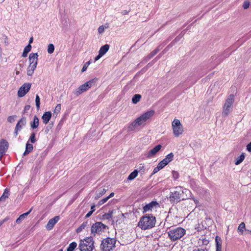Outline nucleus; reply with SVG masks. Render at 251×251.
Instances as JSON below:
<instances>
[{
    "mask_svg": "<svg viewBox=\"0 0 251 251\" xmlns=\"http://www.w3.org/2000/svg\"><path fill=\"white\" fill-rule=\"evenodd\" d=\"M107 226L101 222H96L91 226V234L95 236L96 234H101L106 229Z\"/></svg>",
    "mask_w": 251,
    "mask_h": 251,
    "instance_id": "9d476101",
    "label": "nucleus"
},
{
    "mask_svg": "<svg viewBox=\"0 0 251 251\" xmlns=\"http://www.w3.org/2000/svg\"><path fill=\"white\" fill-rule=\"evenodd\" d=\"M29 141H30L32 143H34L36 141L35 133L33 132L31 134Z\"/></svg>",
    "mask_w": 251,
    "mask_h": 251,
    "instance_id": "ea45409f",
    "label": "nucleus"
},
{
    "mask_svg": "<svg viewBox=\"0 0 251 251\" xmlns=\"http://www.w3.org/2000/svg\"><path fill=\"white\" fill-rule=\"evenodd\" d=\"M246 231H247L249 233H250L251 234V230L247 229Z\"/></svg>",
    "mask_w": 251,
    "mask_h": 251,
    "instance_id": "e2e57ef3",
    "label": "nucleus"
},
{
    "mask_svg": "<svg viewBox=\"0 0 251 251\" xmlns=\"http://www.w3.org/2000/svg\"><path fill=\"white\" fill-rule=\"evenodd\" d=\"M108 200H109V198H107V197L101 199V200H100L98 202V204L99 205H101L103 204H104L105 202H106Z\"/></svg>",
    "mask_w": 251,
    "mask_h": 251,
    "instance_id": "79ce46f5",
    "label": "nucleus"
},
{
    "mask_svg": "<svg viewBox=\"0 0 251 251\" xmlns=\"http://www.w3.org/2000/svg\"><path fill=\"white\" fill-rule=\"evenodd\" d=\"M160 47H158L157 49L153 50L149 55V58L150 59L152 58L154 55H155L160 50Z\"/></svg>",
    "mask_w": 251,
    "mask_h": 251,
    "instance_id": "c9c22d12",
    "label": "nucleus"
},
{
    "mask_svg": "<svg viewBox=\"0 0 251 251\" xmlns=\"http://www.w3.org/2000/svg\"><path fill=\"white\" fill-rule=\"evenodd\" d=\"M166 164L164 163V162L162 160L161 161H160L158 164V166L161 169H162V168H163L165 166H166Z\"/></svg>",
    "mask_w": 251,
    "mask_h": 251,
    "instance_id": "49530a36",
    "label": "nucleus"
},
{
    "mask_svg": "<svg viewBox=\"0 0 251 251\" xmlns=\"http://www.w3.org/2000/svg\"><path fill=\"white\" fill-rule=\"evenodd\" d=\"M162 146L161 145L156 146L146 153V156L147 158H151L153 157L160 150Z\"/></svg>",
    "mask_w": 251,
    "mask_h": 251,
    "instance_id": "ddd939ff",
    "label": "nucleus"
},
{
    "mask_svg": "<svg viewBox=\"0 0 251 251\" xmlns=\"http://www.w3.org/2000/svg\"><path fill=\"white\" fill-rule=\"evenodd\" d=\"M95 205L93 204L91 207V211H92L93 212H94L95 211Z\"/></svg>",
    "mask_w": 251,
    "mask_h": 251,
    "instance_id": "5fc2aeb1",
    "label": "nucleus"
},
{
    "mask_svg": "<svg viewBox=\"0 0 251 251\" xmlns=\"http://www.w3.org/2000/svg\"><path fill=\"white\" fill-rule=\"evenodd\" d=\"M90 63H91L90 61H89L87 62H86V63L83 65V67H82V70H81V72H85V71L87 70V69L88 67V66H89V65L90 64Z\"/></svg>",
    "mask_w": 251,
    "mask_h": 251,
    "instance_id": "37998d69",
    "label": "nucleus"
},
{
    "mask_svg": "<svg viewBox=\"0 0 251 251\" xmlns=\"http://www.w3.org/2000/svg\"><path fill=\"white\" fill-rule=\"evenodd\" d=\"M114 196V193L113 192H112L110 193V194L107 197V198H109V199L112 197H113Z\"/></svg>",
    "mask_w": 251,
    "mask_h": 251,
    "instance_id": "4d7b16f0",
    "label": "nucleus"
},
{
    "mask_svg": "<svg viewBox=\"0 0 251 251\" xmlns=\"http://www.w3.org/2000/svg\"><path fill=\"white\" fill-rule=\"evenodd\" d=\"M51 117V113L50 111L46 112L44 113L42 117L43 123L45 124H47L50 121Z\"/></svg>",
    "mask_w": 251,
    "mask_h": 251,
    "instance_id": "a211bd4d",
    "label": "nucleus"
},
{
    "mask_svg": "<svg viewBox=\"0 0 251 251\" xmlns=\"http://www.w3.org/2000/svg\"><path fill=\"white\" fill-rule=\"evenodd\" d=\"M39 125V119L36 115L33 117V120L30 123V127L32 129L37 128Z\"/></svg>",
    "mask_w": 251,
    "mask_h": 251,
    "instance_id": "6ab92c4d",
    "label": "nucleus"
},
{
    "mask_svg": "<svg viewBox=\"0 0 251 251\" xmlns=\"http://www.w3.org/2000/svg\"><path fill=\"white\" fill-rule=\"evenodd\" d=\"M97 80V78H94L84 83L76 89V90L74 92V94L78 96L84 92L86 91L93 85L95 84Z\"/></svg>",
    "mask_w": 251,
    "mask_h": 251,
    "instance_id": "6e6552de",
    "label": "nucleus"
},
{
    "mask_svg": "<svg viewBox=\"0 0 251 251\" xmlns=\"http://www.w3.org/2000/svg\"><path fill=\"white\" fill-rule=\"evenodd\" d=\"M10 196V190L8 188H6L2 195L0 197V203L4 204L6 201L8 199Z\"/></svg>",
    "mask_w": 251,
    "mask_h": 251,
    "instance_id": "f3484780",
    "label": "nucleus"
},
{
    "mask_svg": "<svg viewBox=\"0 0 251 251\" xmlns=\"http://www.w3.org/2000/svg\"><path fill=\"white\" fill-rule=\"evenodd\" d=\"M234 101V95H230L227 98V99L226 100V102L223 106L222 112V115L223 117H226L228 115L232 108Z\"/></svg>",
    "mask_w": 251,
    "mask_h": 251,
    "instance_id": "0eeeda50",
    "label": "nucleus"
},
{
    "mask_svg": "<svg viewBox=\"0 0 251 251\" xmlns=\"http://www.w3.org/2000/svg\"><path fill=\"white\" fill-rule=\"evenodd\" d=\"M114 210L109 211L108 213H105L103 215V217L106 219H109L112 218V214Z\"/></svg>",
    "mask_w": 251,
    "mask_h": 251,
    "instance_id": "e433bc0d",
    "label": "nucleus"
},
{
    "mask_svg": "<svg viewBox=\"0 0 251 251\" xmlns=\"http://www.w3.org/2000/svg\"><path fill=\"white\" fill-rule=\"evenodd\" d=\"M88 222H83L76 229V232L77 233H80L83 229H84L87 226Z\"/></svg>",
    "mask_w": 251,
    "mask_h": 251,
    "instance_id": "7c9ffc66",
    "label": "nucleus"
},
{
    "mask_svg": "<svg viewBox=\"0 0 251 251\" xmlns=\"http://www.w3.org/2000/svg\"><path fill=\"white\" fill-rule=\"evenodd\" d=\"M244 230H246L245 228V224L244 222H242L238 226L237 230L238 232H240L241 234H243Z\"/></svg>",
    "mask_w": 251,
    "mask_h": 251,
    "instance_id": "473e14b6",
    "label": "nucleus"
},
{
    "mask_svg": "<svg viewBox=\"0 0 251 251\" xmlns=\"http://www.w3.org/2000/svg\"><path fill=\"white\" fill-rule=\"evenodd\" d=\"M19 74V72L17 71L16 74L18 75Z\"/></svg>",
    "mask_w": 251,
    "mask_h": 251,
    "instance_id": "69168bd1",
    "label": "nucleus"
},
{
    "mask_svg": "<svg viewBox=\"0 0 251 251\" xmlns=\"http://www.w3.org/2000/svg\"><path fill=\"white\" fill-rule=\"evenodd\" d=\"M250 4V3L249 1H245L243 3V7H244V9H246L248 8H249Z\"/></svg>",
    "mask_w": 251,
    "mask_h": 251,
    "instance_id": "a18cd8bd",
    "label": "nucleus"
},
{
    "mask_svg": "<svg viewBox=\"0 0 251 251\" xmlns=\"http://www.w3.org/2000/svg\"><path fill=\"white\" fill-rule=\"evenodd\" d=\"M8 147V144L5 140L2 139L0 141V159L5 154Z\"/></svg>",
    "mask_w": 251,
    "mask_h": 251,
    "instance_id": "f8f14e48",
    "label": "nucleus"
},
{
    "mask_svg": "<svg viewBox=\"0 0 251 251\" xmlns=\"http://www.w3.org/2000/svg\"><path fill=\"white\" fill-rule=\"evenodd\" d=\"M93 212L92 211H90L86 215H85V218H87L88 217H89L93 213Z\"/></svg>",
    "mask_w": 251,
    "mask_h": 251,
    "instance_id": "603ef678",
    "label": "nucleus"
},
{
    "mask_svg": "<svg viewBox=\"0 0 251 251\" xmlns=\"http://www.w3.org/2000/svg\"><path fill=\"white\" fill-rule=\"evenodd\" d=\"M160 170H161V169L157 166L156 167H155L153 171V173H152V174H154L156 173H157Z\"/></svg>",
    "mask_w": 251,
    "mask_h": 251,
    "instance_id": "09e8293b",
    "label": "nucleus"
},
{
    "mask_svg": "<svg viewBox=\"0 0 251 251\" xmlns=\"http://www.w3.org/2000/svg\"><path fill=\"white\" fill-rule=\"evenodd\" d=\"M138 171L137 170H135L133 172H132L128 176L127 179L129 180H132L134 179L138 175Z\"/></svg>",
    "mask_w": 251,
    "mask_h": 251,
    "instance_id": "c85d7f7f",
    "label": "nucleus"
},
{
    "mask_svg": "<svg viewBox=\"0 0 251 251\" xmlns=\"http://www.w3.org/2000/svg\"><path fill=\"white\" fill-rule=\"evenodd\" d=\"M110 46L108 44H105L104 46L101 47L100 48L99 53L103 56L109 49Z\"/></svg>",
    "mask_w": 251,
    "mask_h": 251,
    "instance_id": "5701e85b",
    "label": "nucleus"
},
{
    "mask_svg": "<svg viewBox=\"0 0 251 251\" xmlns=\"http://www.w3.org/2000/svg\"><path fill=\"white\" fill-rule=\"evenodd\" d=\"M156 224V218L152 214H147L142 216L138 224V226L142 230L149 229L154 227Z\"/></svg>",
    "mask_w": 251,
    "mask_h": 251,
    "instance_id": "f257e3e1",
    "label": "nucleus"
},
{
    "mask_svg": "<svg viewBox=\"0 0 251 251\" xmlns=\"http://www.w3.org/2000/svg\"><path fill=\"white\" fill-rule=\"evenodd\" d=\"M116 240L114 238L107 237L101 241L100 248L101 251H112L115 247Z\"/></svg>",
    "mask_w": 251,
    "mask_h": 251,
    "instance_id": "39448f33",
    "label": "nucleus"
},
{
    "mask_svg": "<svg viewBox=\"0 0 251 251\" xmlns=\"http://www.w3.org/2000/svg\"><path fill=\"white\" fill-rule=\"evenodd\" d=\"M102 56V55H101L100 53H99L98 55H97V56L95 58V61L98 60H99V59H100Z\"/></svg>",
    "mask_w": 251,
    "mask_h": 251,
    "instance_id": "3c124183",
    "label": "nucleus"
},
{
    "mask_svg": "<svg viewBox=\"0 0 251 251\" xmlns=\"http://www.w3.org/2000/svg\"><path fill=\"white\" fill-rule=\"evenodd\" d=\"M35 103H36V106L37 109H39L40 102V98L38 95H37L36 96Z\"/></svg>",
    "mask_w": 251,
    "mask_h": 251,
    "instance_id": "4c0bfd02",
    "label": "nucleus"
},
{
    "mask_svg": "<svg viewBox=\"0 0 251 251\" xmlns=\"http://www.w3.org/2000/svg\"><path fill=\"white\" fill-rule=\"evenodd\" d=\"M61 104H57L56 106V107H55V109L54 110V113H55L56 114H58L60 112V111L61 110Z\"/></svg>",
    "mask_w": 251,
    "mask_h": 251,
    "instance_id": "58836bf2",
    "label": "nucleus"
},
{
    "mask_svg": "<svg viewBox=\"0 0 251 251\" xmlns=\"http://www.w3.org/2000/svg\"><path fill=\"white\" fill-rule=\"evenodd\" d=\"M106 192V190L105 188H100L98 189L96 192L95 199L96 200L98 199L104 195Z\"/></svg>",
    "mask_w": 251,
    "mask_h": 251,
    "instance_id": "aec40b11",
    "label": "nucleus"
},
{
    "mask_svg": "<svg viewBox=\"0 0 251 251\" xmlns=\"http://www.w3.org/2000/svg\"><path fill=\"white\" fill-rule=\"evenodd\" d=\"M138 172H140L141 173H143L145 171V167L143 164H140L139 167L138 168Z\"/></svg>",
    "mask_w": 251,
    "mask_h": 251,
    "instance_id": "c03bdc74",
    "label": "nucleus"
},
{
    "mask_svg": "<svg viewBox=\"0 0 251 251\" xmlns=\"http://www.w3.org/2000/svg\"><path fill=\"white\" fill-rule=\"evenodd\" d=\"M38 55L37 53H31L29 56V64L37 65Z\"/></svg>",
    "mask_w": 251,
    "mask_h": 251,
    "instance_id": "dca6fc26",
    "label": "nucleus"
},
{
    "mask_svg": "<svg viewBox=\"0 0 251 251\" xmlns=\"http://www.w3.org/2000/svg\"><path fill=\"white\" fill-rule=\"evenodd\" d=\"M26 123V118L24 117L21 118L17 123V131L21 129Z\"/></svg>",
    "mask_w": 251,
    "mask_h": 251,
    "instance_id": "412c9836",
    "label": "nucleus"
},
{
    "mask_svg": "<svg viewBox=\"0 0 251 251\" xmlns=\"http://www.w3.org/2000/svg\"><path fill=\"white\" fill-rule=\"evenodd\" d=\"M167 233L172 241H176L180 239L185 234L186 230L182 227H177L171 229Z\"/></svg>",
    "mask_w": 251,
    "mask_h": 251,
    "instance_id": "20e7f679",
    "label": "nucleus"
},
{
    "mask_svg": "<svg viewBox=\"0 0 251 251\" xmlns=\"http://www.w3.org/2000/svg\"><path fill=\"white\" fill-rule=\"evenodd\" d=\"M193 251H207L206 250H204L202 249H195Z\"/></svg>",
    "mask_w": 251,
    "mask_h": 251,
    "instance_id": "6e6d98bb",
    "label": "nucleus"
},
{
    "mask_svg": "<svg viewBox=\"0 0 251 251\" xmlns=\"http://www.w3.org/2000/svg\"><path fill=\"white\" fill-rule=\"evenodd\" d=\"M30 108V105H25L24 108V111H28L29 110Z\"/></svg>",
    "mask_w": 251,
    "mask_h": 251,
    "instance_id": "864d4df0",
    "label": "nucleus"
},
{
    "mask_svg": "<svg viewBox=\"0 0 251 251\" xmlns=\"http://www.w3.org/2000/svg\"><path fill=\"white\" fill-rule=\"evenodd\" d=\"M190 191L186 189H183L180 186L176 187L175 190L170 193V201L172 203H176L181 200L186 199V198L184 197V193Z\"/></svg>",
    "mask_w": 251,
    "mask_h": 251,
    "instance_id": "f03ea898",
    "label": "nucleus"
},
{
    "mask_svg": "<svg viewBox=\"0 0 251 251\" xmlns=\"http://www.w3.org/2000/svg\"><path fill=\"white\" fill-rule=\"evenodd\" d=\"M175 175H176V177H177L178 174L176 172H174V176H175Z\"/></svg>",
    "mask_w": 251,
    "mask_h": 251,
    "instance_id": "680f3d73",
    "label": "nucleus"
},
{
    "mask_svg": "<svg viewBox=\"0 0 251 251\" xmlns=\"http://www.w3.org/2000/svg\"><path fill=\"white\" fill-rule=\"evenodd\" d=\"M4 221H0V226L3 224Z\"/></svg>",
    "mask_w": 251,
    "mask_h": 251,
    "instance_id": "052dcab7",
    "label": "nucleus"
},
{
    "mask_svg": "<svg viewBox=\"0 0 251 251\" xmlns=\"http://www.w3.org/2000/svg\"><path fill=\"white\" fill-rule=\"evenodd\" d=\"M154 114L153 110H150L141 115L135 120L128 126V130H133L135 127L144 125L147 121Z\"/></svg>",
    "mask_w": 251,
    "mask_h": 251,
    "instance_id": "7ed1b4c3",
    "label": "nucleus"
},
{
    "mask_svg": "<svg viewBox=\"0 0 251 251\" xmlns=\"http://www.w3.org/2000/svg\"><path fill=\"white\" fill-rule=\"evenodd\" d=\"M31 49V45L28 44L27 46H26L24 49L22 56L24 57H26L27 55V53L30 51Z\"/></svg>",
    "mask_w": 251,
    "mask_h": 251,
    "instance_id": "bb28decb",
    "label": "nucleus"
},
{
    "mask_svg": "<svg viewBox=\"0 0 251 251\" xmlns=\"http://www.w3.org/2000/svg\"><path fill=\"white\" fill-rule=\"evenodd\" d=\"M174 155L173 153L171 152L167 156H166L165 158L163 159L162 160L164 162L166 165H167L169 163H170L171 161L173 160Z\"/></svg>",
    "mask_w": 251,
    "mask_h": 251,
    "instance_id": "a878e982",
    "label": "nucleus"
},
{
    "mask_svg": "<svg viewBox=\"0 0 251 251\" xmlns=\"http://www.w3.org/2000/svg\"><path fill=\"white\" fill-rule=\"evenodd\" d=\"M247 150L249 152H251V142L247 145Z\"/></svg>",
    "mask_w": 251,
    "mask_h": 251,
    "instance_id": "8fccbe9b",
    "label": "nucleus"
},
{
    "mask_svg": "<svg viewBox=\"0 0 251 251\" xmlns=\"http://www.w3.org/2000/svg\"><path fill=\"white\" fill-rule=\"evenodd\" d=\"M216 244V251H222V240L221 238L217 236L215 238Z\"/></svg>",
    "mask_w": 251,
    "mask_h": 251,
    "instance_id": "4be33fe9",
    "label": "nucleus"
},
{
    "mask_svg": "<svg viewBox=\"0 0 251 251\" xmlns=\"http://www.w3.org/2000/svg\"><path fill=\"white\" fill-rule=\"evenodd\" d=\"M33 149V145L28 143V141L26 144L25 151L24 152V154L29 153Z\"/></svg>",
    "mask_w": 251,
    "mask_h": 251,
    "instance_id": "cd10ccee",
    "label": "nucleus"
},
{
    "mask_svg": "<svg viewBox=\"0 0 251 251\" xmlns=\"http://www.w3.org/2000/svg\"><path fill=\"white\" fill-rule=\"evenodd\" d=\"M36 67V65L29 64L27 69V75L29 76L32 75Z\"/></svg>",
    "mask_w": 251,
    "mask_h": 251,
    "instance_id": "393cba45",
    "label": "nucleus"
},
{
    "mask_svg": "<svg viewBox=\"0 0 251 251\" xmlns=\"http://www.w3.org/2000/svg\"><path fill=\"white\" fill-rule=\"evenodd\" d=\"M128 12H125V14H127Z\"/></svg>",
    "mask_w": 251,
    "mask_h": 251,
    "instance_id": "0e129e2a",
    "label": "nucleus"
},
{
    "mask_svg": "<svg viewBox=\"0 0 251 251\" xmlns=\"http://www.w3.org/2000/svg\"><path fill=\"white\" fill-rule=\"evenodd\" d=\"M245 159V155L243 153H242L239 156L237 157L236 158V161L235 162V164L238 165L240 164Z\"/></svg>",
    "mask_w": 251,
    "mask_h": 251,
    "instance_id": "c756f323",
    "label": "nucleus"
},
{
    "mask_svg": "<svg viewBox=\"0 0 251 251\" xmlns=\"http://www.w3.org/2000/svg\"><path fill=\"white\" fill-rule=\"evenodd\" d=\"M77 244L75 242H72L69 246L67 251H74L76 247Z\"/></svg>",
    "mask_w": 251,
    "mask_h": 251,
    "instance_id": "72a5a7b5",
    "label": "nucleus"
},
{
    "mask_svg": "<svg viewBox=\"0 0 251 251\" xmlns=\"http://www.w3.org/2000/svg\"><path fill=\"white\" fill-rule=\"evenodd\" d=\"M33 40V37H31L30 38V39H29V44H28L30 45V44L32 43Z\"/></svg>",
    "mask_w": 251,
    "mask_h": 251,
    "instance_id": "bf43d9fd",
    "label": "nucleus"
},
{
    "mask_svg": "<svg viewBox=\"0 0 251 251\" xmlns=\"http://www.w3.org/2000/svg\"><path fill=\"white\" fill-rule=\"evenodd\" d=\"M31 86V83H25L20 87L18 91V96L21 98L25 96L29 91Z\"/></svg>",
    "mask_w": 251,
    "mask_h": 251,
    "instance_id": "9b49d317",
    "label": "nucleus"
},
{
    "mask_svg": "<svg viewBox=\"0 0 251 251\" xmlns=\"http://www.w3.org/2000/svg\"><path fill=\"white\" fill-rule=\"evenodd\" d=\"M59 216H56L50 219L46 225V228L48 230H51L57 222L59 220Z\"/></svg>",
    "mask_w": 251,
    "mask_h": 251,
    "instance_id": "4468645a",
    "label": "nucleus"
},
{
    "mask_svg": "<svg viewBox=\"0 0 251 251\" xmlns=\"http://www.w3.org/2000/svg\"><path fill=\"white\" fill-rule=\"evenodd\" d=\"M32 209L31 208L28 211L21 215L17 219V224H19L22 222L27 216L31 212Z\"/></svg>",
    "mask_w": 251,
    "mask_h": 251,
    "instance_id": "b1692460",
    "label": "nucleus"
},
{
    "mask_svg": "<svg viewBox=\"0 0 251 251\" xmlns=\"http://www.w3.org/2000/svg\"><path fill=\"white\" fill-rule=\"evenodd\" d=\"M54 50V46L52 44H50L48 47V52L51 54L53 52Z\"/></svg>",
    "mask_w": 251,
    "mask_h": 251,
    "instance_id": "f704fd0d",
    "label": "nucleus"
},
{
    "mask_svg": "<svg viewBox=\"0 0 251 251\" xmlns=\"http://www.w3.org/2000/svg\"><path fill=\"white\" fill-rule=\"evenodd\" d=\"M158 203L156 201H152L144 206L143 212H146L150 210H152L154 208H156L158 206Z\"/></svg>",
    "mask_w": 251,
    "mask_h": 251,
    "instance_id": "2eb2a0df",
    "label": "nucleus"
},
{
    "mask_svg": "<svg viewBox=\"0 0 251 251\" xmlns=\"http://www.w3.org/2000/svg\"><path fill=\"white\" fill-rule=\"evenodd\" d=\"M108 26H104V25L100 26L98 28V32L100 34H102L104 31L105 28H108Z\"/></svg>",
    "mask_w": 251,
    "mask_h": 251,
    "instance_id": "a19ab883",
    "label": "nucleus"
},
{
    "mask_svg": "<svg viewBox=\"0 0 251 251\" xmlns=\"http://www.w3.org/2000/svg\"><path fill=\"white\" fill-rule=\"evenodd\" d=\"M179 37H177L172 42V44H173L174 42H176L177 41H178L179 39Z\"/></svg>",
    "mask_w": 251,
    "mask_h": 251,
    "instance_id": "13d9d810",
    "label": "nucleus"
},
{
    "mask_svg": "<svg viewBox=\"0 0 251 251\" xmlns=\"http://www.w3.org/2000/svg\"><path fill=\"white\" fill-rule=\"evenodd\" d=\"M173 132L176 137H178L182 134L183 128L182 124L178 119H175L172 123Z\"/></svg>",
    "mask_w": 251,
    "mask_h": 251,
    "instance_id": "1a4fd4ad",
    "label": "nucleus"
},
{
    "mask_svg": "<svg viewBox=\"0 0 251 251\" xmlns=\"http://www.w3.org/2000/svg\"><path fill=\"white\" fill-rule=\"evenodd\" d=\"M8 121L10 123H13L15 122V119L14 116H11L8 118Z\"/></svg>",
    "mask_w": 251,
    "mask_h": 251,
    "instance_id": "de8ad7c7",
    "label": "nucleus"
},
{
    "mask_svg": "<svg viewBox=\"0 0 251 251\" xmlns=\"http://www.w3.org/2000/svg\"><path fill=\"white\" fill-rule=\"evenodd\" d=\"M141 96L139 94H135L132 98V101L133 103H137L140 101Z\"/></svg>",
    "mask_w": 251,
    "mask_h": 251,
    "instance_id": "2f4dec72",
    "label": "nucleus"
},
{
    "mask_svg": "<svg viewBox=\"0 0 251 251\" xmlns=\"http://www.w3.org/2000/svg\"><path fill=\"white\" fill-rule=\"evenodd\" d=\"M94 244L93 237H88L80 241L79 248L80 251H92L94 247Z\"/></svg>",
    "mask_w": 251,
    "mask_h": 251,
    "instance_id": "423d86ee",
    "label": "nucleus"
}]
</instances>
